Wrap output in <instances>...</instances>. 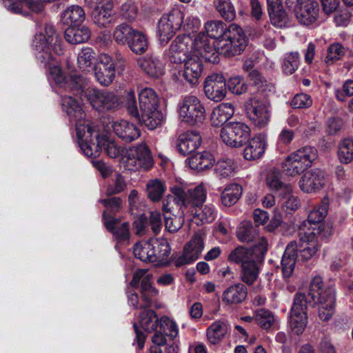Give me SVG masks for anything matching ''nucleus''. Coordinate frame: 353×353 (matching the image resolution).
<instances>
[{
	"label": "nucleus",
	"instance_id": "1",
	"mask_svg": "<svg viewBox=\"0 0 353 353\" xmlns=\"http://www.w3.org/2000/svg\"><path fill=\"white\" fill-rule=\"evenodd\" d=\"M32 46L36 51L38 61L48 68L49 74L54 83L62 88L67 77L56 61L55 55L63 54L62 41L52 26H46L45 34H36L32 41Z\"/></svg>",
	"mask_w": 353,
	"mask_h": 353
},
{
	"label": "nucleus",
	"instance_id": "2",
	"mask_svg": "<svg viewBox=\"0 0 353 353\" xmlns=\"http://www.w3.org/2000/svg\"><path fill=\"white\" fill-rule=\"evenodd\" d=\"M204 32L216 42L219 50L226 57L240 54L247 46V38L243 29L232 23L227 26L220 20H212L206 22Z\"/></svg>",
	"mask_w": 353,
	"mask_h": 353
},
{
	"label": "nucleus",
	"instance_id": "3",
	"mask_svg": "<svg viewBox=\"0 0 353 353\" xmlns=\"http://www.w3.org/2000/svg\"><path fill=\"white\" fill-rule=\"evenodd\" d=\"M172 195H168L163 201L162 210L165 214L181 216L183 214V207L188 208L191 214H197L199 206V186L193 190L189 189L187 192L179 187L172 188Z\"/></svg>",
	"mask_w": 353,
	"mask_h": 353
},
{
	"label": "nucleus",
	"instance_id": "4",
	"mask_svg": "<svg viewBox=\"0 0 353 353\" xmlns=\"http://www.w3.org/2000/svg\"><path fill=\"white\" fill-rule=\"evenodd\" d=\"M141 122L150 130H154L163 122L164 117L159 108V97L150 88L142 89L139 94Z\"/></svg>",
	"mask_w": 353,
	"mask_h": 353
},
{
	"label": "nucleus",
	"instance_id": "5",
	"mask_svg": "<svg viewBox=\"0 0 353 353\" xmlns=\"http://www.w3.org/2000/svg\"><path fill=\"white\" fill-rule=\"evenodd\" d=\"M317 150L311 146H305L296 150L283 163V172L289 176L300 174L312 165L317 158Z\"/></svg>",
	"mask_w": 353,
	"mask_h": 353
},
{
	"label": "nucleus",
	"instance_id": "6",
	"mask_svg": "<svg viewBox=\"0 0 353 353\" xmlns=\"http://www.w3.org/2000/svg\"><path fill=\"white\" fill-rule=\"evenodd\" d=\"M199 34L192 32L190 34L179 35L172 42L169 49L168 57L172 63H181L185 61L183 57H192L199 52Z\"/></svg>",
	"mask_w": 353,
	"mask_h": 353
},
{
	"label": "nucleus",
	"instance_id": "7",
	"mask_svg": "<svg viewBox=\"0 0 353 353\" xmlns=\"http://www.w3.org/2000/svg\"><path fill=\"white\" fill-rule=\"evenodd\" d=\"M288 8L294 7V13L298 22L310 27L316 23L319 16V6L316 0H285Z\"/></svg>",
	"mask_w": 353,
	"mask_h": 353
},
{
	"label": "nucleus",
	"instance_id": "8",
	"mask_svg": "<svg viewBox=\"0 0 353 353\" xmlns=\"http://www.w3.org/2000/svg\"><path fill=\"white\" fill-rule=\"evenodd\" d=\"M268 243L265 238L259 239L258 244L249 249L244 246H238L231 251L228 260L236 264H241V267L254 261H263L268 250Z\"/></svg>",
	"mask_w": 353,
	"mask_h": 353
},
{
	"label": "nucleus",
	"instance_id": "9",
	"mask_svg": "<svg viewBox=\"0 0 353 353\" xmlns=\"http://www.w3.org/2000/svg\"><path fill=\"white\" fill-rule=\"evenodd\" d=\"M128 170H136L139 168L148 170L153 165L151 152L145 143H141L130 148L122 158Z\"/></svg>",
	"mask_w": 353,
	"mask_h": 353
},
{
	"label": "nucleus",
	"instance_id": "10",
	"mask_svg": "<svg viewBox=\"0 0 353 353\" xmlns=\"http://www.w3.org/2000/svg\"><path fill=\"white\" fill-rule=\"evenodd\" d=\"M85 97L92 108L99 112H113L119 105L118 97L107 90L88 88L85 90Z\"/></svg>",
	"mask_w": 353,
	"mask_h": 353
},
{
	"label": "nucleus",
	"instance_id": "11",
	"mask_svg": "<svg viewBox=\"0 0 353 353\" xmlns=\"http://www.w3.org/2000/svg\"><path fill=\"white\" fill-rule=\"evenodd\" d=\"M250 128L241 122H230L224 125L220 132L222 141L228 146L239 148L249 139Z\"/></svg>",
	"mask_w": 353,
	"mask_h": 353
},
{
	"label": "nucleus",
	"instance_id": "12",
	"mask_svg": "<svg viewBox=\"0 0 353 353\" xmlns=\"http://www.w3.org/2000/svg\"><path fill=\"white\" fill-rule=\"evenodd\" d=\"M183 17V12L178 9H174L161 17L158 23V35L161 43H168L180 30Z\"/></svg>",
	"mask_w": 353,
	"mask_h": 353
},
{
	"label": "nucleus",
	"instance_id": "13",
	"mask_svg": "<svg viewBox=\"0 0 353 353\" xmlns=\"http://www.w3.org/2000/svg\"><path fill=\"white\" fill-rule=\"evenodd\" d=\"M249 119L259 128L265 127L270 119V105L259 97L251 98L245 105Z\"/></svg>",
	"mask_w": 353,
	"mask_h": 353
},
{
	"label": "nucleus",
	"instance_id": "14",
	"mask_svg": "<svg viewBox=\"0 0 353 353\" xmlns=\"http://www.w3.org/2000/svg\"><path fill=\"white\" fill-rule=\"evenodd\" d=\"M148 270L139 269L134 274L130 285L133 288H138L141 282L140 294L144 304H152L153 299L158 294V290L152 285V276L147 274Z\"/></svg>",
	"mask_w": 353,
	"mask_h": 353
},
{
	"label": "nucleus",
	"instance_id": "15",
	"mask_svg": "<svg viewBox=\"0 0 353 353\" xmlns=\"http://www.w3.org/2000/svg\"><path fill=\"white\" fill-rule=\"evenodd\" d=\"M303 295L296 294L294 299V303L291 309L290 327L296 334H301L307 325V305Z\"/></svg>",
	"mask_w": 353,
	"mask_h": 353
},
{
	"label": "nucleus",
	"instance_id": "16",
	"mask_svg": "<svg viewBox=\"0 0 353 353\" xmlns=\"http://www.w3.org/2000/svg\"><path fill=\"white\" fill-rule=\"evenodd\" d=\"M203 90L208 99L221 101L227 94L225 79L221 74L209 75L204 82Z\"/></svg>",
	"mask_w": 353,
	"mask_h": 353
},
{
	"label": "nucleus",
	"instance_id": "17",
	"mask_svg": "<svg viewBox=\"0 0 353 353\" xmlns=\"http://www.w3.org/2000/svg\"><path fill=\"white\" fill-rule=\"evenodd\" d=\"M94 70L95 77L101 85L108 86L112 83L115 77V65L110 56L101 54Z\"/></svg>",
	"mask_w": 353,
	"mask_h": 353
},
{
	"label": "nucleus",
	"instance_id": "18",
	"mask_svg": "<svg viewBox=\"0 0 353 353\" xmlns=\"http://www.w3.org/2000/svg\"><path fill=\"white\" fill-rule=\"evenodd\" d=\"M300 249L298 259L307 261L311 259L318 250V243L314 232L308 228L307 232L299 231Z\"/></svg>",
	"mask_w": 353,
	"mask_h": 353
},
{
	"label": "nucleus",
	"instance_id": "19",
	"mask_svg": "<svg viewBox=\"0 0 353 353\" xmlns=\"http://www.w3.org/2000/svg\"><path fill=\"white\" fill-rule=\"evenodd\" d=\"M328 291L334 293V290L332 288L325 287L322 277L317 275L314 276L310 283L307 295L301 292H299L298 294L303 295L305 300L304 303L313 306L317 303L316 301L320 300V296H324Z\"/></svg>",
	"mask_w": 353,
	"mask_h": 353
},
{
	"label": "nucleus",
	"instance_id": "20",
	"mask_svg": "<svg viewBox=\"0 0 353 353\" xmlns=\"http://www.w3.org/2000/svg\"><path fill=\"white\" fill-rule=\"evenodd\" d=\"M324 175L320 170H312L303 174L299 181V187L306 193L316 192L323 188Z\"/></svg>",
	"mask_w": 353,
	"mask_h": 353
},
{
	"label": "nucleus",
	"instance_id": "21",
	"mask_svg": "<svg viewBox=\"0 0 353 353\" xmlns=\"http://www.w3.org/2000/svg\"><path fill=\"white\" fill-rule=\"evenodd\" d=\"M179 115L183 121L191 125H195L199 117L198 98L195 96L185 97L180 107Z\"/></svg>",
	"mask_w": 353,
	"mask_h": 353
},
{
	"label": "nucleus",
	"instance_id": "22",
	"mask_svg": "<svg viewBox=\"0 0 353 353\" xmlns=\"http://www.w3.org/2000/svg\"><path fill=\"white\" fill-rule=\"evenodd\" d=\"M198 258L199 234L195 233L191 240L184 245L183 254L175 259L174 264L176 267H180L192 263Z\"/></svg>",
	"mask_w": 353,
	"mask_h": 353
},
{
	"label": "nucleus",
	"instance_id": "23",
	"mask_svg": "<svg viewBox=\"0 0 353 353\" xmlns=\"http://www.w3.org/2000/svg\"><path fill=\"white\" fill-rule=\"evenodd\" d=\"M139 66L152 77L159 78L164 74V64L154 54L141 57L137 61Z\"/></svg>",
	"mask_w": 353,
	"mask_h": 353
},
{
	"label": "nucleus",
	"instance_id": "24",
	"mask_svg": "<svg viewBox=\"0 0 353 353\" xmlns=\"http://www.w3.org/2000/svg\"><path fill=\"white\" fill-rule=\"evenodd\" d=\"M114 133L123 141L130 143L140 136L139 129L133 123L120 120L112 123Z\"/></svg>",
	"mask_w": 353,
	"mask_h": 353
},
{
	"label": "nucleus",
	"instance_id": "25",
	"mask_svg": "<svg viewBox=\"0 0 353 353\" xmlns=\"http://www.w3.org/2000/svg\"><path fill=\"white\" fill-rule=\"evenodd\" d=\"M267 145L266 137L259 134L254 137L243 150V157L251 161L259 159L264 154Z\"/></svg>",
	"mask_w": 353,
	"mask_h": 353
},
{
	"label": "nucleus",
	"instance_id": "26",
	"mask_svg": "<svg viewBox=\"0 0 353 353\" xmlns=\"http://www.w3.org/2000/svg\"><path fill=\"white\" fill-rule=\"evenodd\" d=\"M248 288L241 283H237L225 290L222 295V301L228 305L239 304L247 298Z\"/></svg>",
	"mask_w": 353,
	"mask_h": 353
},
{
	"label": "nucleus",
	"instance_id": "27",
	"mask_svg": "<svg viewBox=\"0 0 353 353\" xmlns=\"http://www.w3.org/2000/svg\"><path fill=\"white\" fill-rule=\"evenodd\" d=\"M296 242L291 241L287 245L283 253L281 260V268L283 276L285 277H290L293 273L296 264V258H298L297 254L296 252Z\"/></svg>",
	"mask_w": 353,
	"mask_h": 353
},
{
	"label": "nucleus",
	"instance_id": "28",
	"mask_svg": "<svg viewBox=\"0 0 353 353\" xmlns=\"http://www.w3.org/2000/svg\"><path fill=\"white\" fill-rule=\"evenodd\" d=\"M234 108L230 103H223L214 108L210 115V122L214 127H220L234 114Z\"/></svg>",
	"mask_w": 353,
	"mask_h": 353
},
{
	"label": "nucleus",
	"instance_id": "29",
	"mask_svg": "<svg viewBox=\"0 0 353 353\" xmlns=\"http://www.w3.org/2000/svg\"><path fill=\"white\" fill-rule=\"evenodd\" d=\"M271 23L277 28H283L288 23V17L282 5L275 0H267Z\"/></svg>",
	"mask_w": 353,
	"mask_h": 353
},
{
	"label": "nucleus",
	"instance_id": "30",
	"mask_svg": "<svg viewBox=\"0 0 353 353\" xmlns=\"http://www.w3.org/2000/svg\"><path fill=\"white\" fill-rule=\"evenodd\" d=\"M198 143V133L195 131H190L180 136L178 148L183 155L192 154L197 152Z\"/></svg>",
	"mask_w": 353,
	"mask_h": 353
},
{
	"label": "nucleus",
	"instance_id": "31",
	"mask_svg": "<svg viewBox=\"0 0 353 353\" xmlns=\"http://www.w3.org/2000/svg\"><path fill=\"white\" fill-rule=\"evenodd\" d=\"M219 54H222L217 48L216 42L209 39H200V59L211 63H218Z\"/></svg>",
	"mask_w": 353,
	"mask_h": 353
},
{
	"label": "nucleus",
	"instance_id": "32",
	"mask_svg": "<svg viewBox=\"0 0 353 353\" xmlns=\"http://www.w3.org/2000/svg\"><path fill=\"white\" fill-rule=\"evenodd\" d=\"M319 303V316L322 321H328L332 316L335 310V295L333 292H327L320 300L316 301Z\"/></svg>",
	"mask_w": 353,
	"mask_h": 353
},
{
	"label": "nucleus",
	"instance_id": "33",
	"mask_svg": "<svg viewBox=\"0 0 353 353\" xmlns=\"http://www.w3.org/2000/svg\"><path fill=\"white\" fill-rule=\"evenodd\" d=\"M119 219L114 217H109L104 221L105 226L119 241H124L130 237L129 223H123L119 225Z\"/></svg>",
	"mask_w": 353,
	"mask_h": 353
},
{
	"label": "nucleus",
	"instance_id": "34",
	"mask_svg": "<svg viewBox=\"0 0 353 353\" xmlns=\"http://www.w3.org/2000/svg\"><path fill=\"white\" fill-rule=\"evenodd\" d=\"M236 236L241 242H254V244H258L259 239L264 238L259 236L258 229L250 221H243L240 224L236 230Z\"/></svg>",
	"mask_w": 353,
	"mask_h": 353
},
{
	"label": "nucleus",
	"instance_id": "35",
	"mask_svg": "<svg viewBox=\"0 0 353 353\" xmlns=\"http://www.w3.org/2000/svg\"><path fill=\"white\" fill-rule=\"evenodd\" d=\"M229 330L228 323L222 320L214 321L207 330V338L212 344H217L226 336Z\"/></svg>",
	"mask_w": 353,
	"mask_h": 353
},
{
	"label": "nucleus",
	"instance_id": "36",
	"mask_svg": "<svg viewBox=\"0 0 353 353\" xmlns=\"http://www.w3.org/2000/svg\"><path fill=\"white\" fill-rule=\"evenodd\" d=\"M183 77L191 85L199 82V52L185 60Z\"/></svg>",
	"mask_w": 353,
	"mask_h": 353
},
{
	"label": "nucleus",
	"instance_id": "37",
	"mask_svg": "<svg viewBox=\"0 0 353 353\" xmlns=\"http://www.w3.org/2000/svg\"><path fill=\"white\" fill-rule=\"evenodd\" d=\"M90 35V29L85 26H70L65 31V39L71 44L86 42L89 40Z\"/></svg>",
	"mask_w": 353,
	"mask_h": 353
},
{
	"label": "nucleus",
	"instance_id": "38",
	"mask_svg": "<svg viewBox=\"0 0 353 353\" xmlns=\"http://www.w3.org/2000/svg\"><path fill=\"white\" fill-rule=\"evenodd\" d=\"M87 134H88L86 139L89 137H92L94 134V138L96 143L92 142V140L90 139L91 143H88L87 142H84L83 141H79V145L81 149L83 150V153L90 157H97L99 154V150H101V137L98 132H95L91 127H87Z\"/></svg>",
	"mask_w": 353,
	"mask_h": 353
},
{
	"label": "nucleus",
	"instance_id": "39",
	"mask_svg": "<svg viewBox=\"0 0 353 353\" xmlns=\"http://www.w3.org/2000/svg\"><path fill=\"white\" fill-rule=\"evenodd\" d=\"M281 174L279 170L272 169L269 171L266 183L268 186L273 190L281 192V194H288L292 192V187L289 184H285L281 180Z\"/></svg>",
	"mask_w": 353,
	"mask_h": 353
},
{
	"label": "nucleus",
	"instance_id": "40",
	"mask_svg": "<svg viewBox=\"0 0 353 353\" xmlns=\"http://www.w3.org/2000/svg\"><path fill=\"white\" fill-rule=\"evenodd\" d=\"M85 19L83 9L76 5L66 8L61 14V21L64 24L73 26L82 23Z\"/></svg>",
	"mask_w": 353,
	"mask_h": 353
},
{
	"label": "nucleus",
	"instance_id": "41",
	"mask_svg": "<svg viewBox=\"0 0 353 353\" xmlns=\"http://www.w3.org/2000/svg\"><path fill=\"white\" fill-rule=\"evenodd\" d=\"M328 208L327 201H323L322 205L314 207L308 214L307 220L303 222L300 226V231L307 232L308 224H316L321 222L327 215Z\"/></svg>",
	"mask_w": 353,
	"mask_h": 353
},
{
	"label": "nucleus",
	"instance_id": "42",
	"mask_svg": "<svg viewBox=\"0 0 353 353\" xmlns=\"http://www.w3.org/2000/svg\"><path fill=\"white\" fill-rule=\"evenodd\" d=\"M139 314V323L141 327L146 332H150L156 330L159 327V321L157 313L150 309H143Z\"/></svg>",
	"mask_w": 353,
	"mask_h": 353
},
{
	"label": "nucleus",
	"instance_id": "43",
	"mask_svg": "<svg viewBox=\"0 0 353 353\" xmlns=\"http://www.w3.org/2000/svg\"><path fill=\"white\" fill-rule=\"evenodd\" d=\"M262 261H254L241 267L240 279L248 285H252L257 279L259 274V263Z\"/></svg>",
	"mask_w": 353,
	"mask_h": 353
},
{
	"label": "nucleus",
	"instance_id": "44",
	"mask_svg": "<svg viewBox=\"0 0 353 353\" xmlns=\"http://www.w3.org/2000/svg\"><path fill=\"white\" fill-rule=\"evenodd\" d=\"M113 5L92 10L93 21L99 27H106L113 21Z\"/></svg>",
	"mask_w": 353,
	"mask_h": 353
},
{
	"label": "nucleus",
	"instance_id": "45",
	"mask_svg": "<svg viewBox=\"0 0 353 353\" xmlns=\"http://www.w3.org/2000/svg\"><path fill=\"white\" fill-rule=\"evenodd\" d=\"M128 46L134 53L143 54L148 48V38L142 32L135 30Z\"/></svg>",
	"mask_w": 353,
	"mask_h": 353
},
{
	"label": "nucleus",
	"instance_id": "46",
	"mask_svg": "<svg viewBox=\"0 0 353 353\" xmlns=\"http://www.w3.org/2000/svg\"><path fill=\"white\" fill-rule=\"evenodd\" d=\"M61 105L63 111L74 120H81L83 117L81 107L76 99L70 96H63L61 98Z\"/></svg>",
	"mask_w": 353,
	"mask_h": 353
},
{
	"label": "nucleus",
	"instance_id": "47",
	"mask_svg": "<svg viewBox=\"0 0 353 353\" xmlns=\"http://www.w3.org/2000/svg\"><path fill=\"white\" fill-rule=\"evenodd\" d=\"M99 202L105 208L103 212L104 221L109 217H113L112 214L120 212L123 207V201L119 196H108L107 199H103Z\"/></svg>",
	"mask_w": 353,
	"mask_h": 353
},
{
	"label": "nucleus",
	"instance_id": "48",
	"mask_svg": "<svg viewBox=\"0 0 353 353\" xmlns=\"http://www.w3.org/2000/svg\"><path fill=\"white\" fill-rule=\"evenodd\" d=\"M152 243V252H153L154 257H152L153 262H161L166 259L170 253V247L168 241L165 240H150Z\"/></svg>",
	"mask_w": 353,
	"mask_h": 353
},
{
	"label": "nucleus",
	"instance_id": "49",
	"mask_svg": "<svg viewBox=\"0 0 353 353\" xmlns=\"http://www.w3.org/2000/svg\"><path fill=\"white\" fill-rule=\"evenodd\" d=\"M214 5L222 18L232 21L236 17V11L230 0H214Z\"/></svg>",
	"mask_w": 353,
	"mask_h": 353
},
{
	"label": "nucleus",
	"instance_id": "50",
	"mask_svg": "<svg viewBox=\"0 0 353 353\" xmlns=\"http://www.w3.org/2000/svg\"><path fill=\"white\" fill-rule=\"evenodd\" d=\"M152 246L150 241L137 243L134 246L133 252L136 258L143 262H152L154 257L152 252Z\"/></svg>",
	"mask_w": 353,
	"mask_h": 353
},
{
	"label": "nucleus",
	"instance_id": "51",
	"mask_svg": "<svg viewBox=\"0 0 353 353\" xmlns=\"http://www.w3.org/2000/svg\"><path fill=\"white\" fill-rule=\"evenodd\" d=\"M135 29L126 23H121L117 26L113 32L114 41L121 45L128 44L132 37Z\"/></svg>",
	"mask_w": 353,
	"mask_h": 353
},
{
	"label": "nucleus",
	"instance_id": "52",
	"mask_svg": "<svg viewBox=\"0 0 353 353\" xmlns=\"http://www.w3.org/2000/svg\"><path fill=\"white\" fill-rule=\"evenodd\" d=\"M339 159L343 163H349L353 161V139H344L339 144Z\"/></svg>",
	"mask_w": 353,
	"mask_h": 353
},
{
	"label": "nucleus",
	"instance_id": "53",
	"mask_svg": "<svg viewBox=\"0 0 353 353\" xmlns=\"http://www.w3.org/2000/svg\"><path fill=\"white\" fill-rule=\"evenodd\" d=\"M235 170L234 161L231 159L219 160L215 165V173L220 178H228L233 176Z\"/></svg>",
	"mask_w": 353,
	"mask_h": 353
},
{
	"label": "nucleus",
	"instance_id": "54",
	"mask_svg": "<svg viewBox=\"0 0 353 353\" xmlns=\"http://www.w3.org/2000/svg\"><path fill=\"white\" fill-rule=\"evenodd\" d=\"M347 50V49L340 43H334L330 45L327 50L325 63L330 65L341 59L345 55Z\"/></svg>",
	"mask_w": 353,
	"mask_h": 353
},
{
	"label": "nucleus",
	"instance_id": "55",
	"mask_svg": "<svg viewBox=\"0 0 353 353\" xmlns=\"http://www.w3.org/2000/svg\"><path fill=\"white\" fill-rule=\"evenodd\" d=\"M126 188L127 183L124 176L119 173H117L112 179V183L108 185L105 194L107 196L119 194L124 192Z\"/></svg>",
	"mask_w": 353,
	"mask_h": 353
},
{
	"label": "nucleus",
	"instance_id": "56",
	"mask_svg": "<svg viewBox=\"0 0 353 353\" xmlns=\"http://www.w3.org/2000/svg\"><path fill=\"white\" fill-rule=\"evenodd\" d=\"M165 190V185L159 179L150 180L147 184L148 196L152 201H160Z\"/></svg>",
	"mask_w": 353,
	"mask_h": 353
},
{
	"label": "nucleus",
	"instance_id": "57",
	"mask_svg": "<svg viewBox=\"0 0 353 353\" xmlns=\"http://www.w3.org/2000/svg\"><path fill=\"white\" fill-rule=\"evenodd\" d=\"M243 192L242 187L236 183L228 185L221 194V201L236 203Z\"/></svg>",
	"mask_w": 353,
	"mask_h": 353
},
{
	"label": "nucleus",
	"instance_id": "58",
	"mask_svg": "<svg viewBox=\"0 0 353 353\" xmlns=\"http://www.w3.org/2000/svg\"><path fill=\"white\" fill-rule=\"evenodd\" d=\"M248 76L252 85L256 87L259 92H265L266 91H271L272 86L267 83L265 78L259 71L253 70L249 72Z\"/></svg>",
	"mask_w": 353,
	"mask_h": 353
},
{
	"label": "nucleus",
	"instance_id": "59",
	"mask_svg": "<svg viewBox=\"0 0 353 353\" xmlns=\"http://www.w3.org/2000/svg\"><path fill=\"white\" fill-rule=\"evenodd\" d=\"M255 321L261 328L268 330L273 325L274 317L271 312L260 309L256 312Z\"/></svg>",
	"mask_w": 353,
	"mask_h": 353
},
{
	"label": "nucleus",
	"instance_id": "60",
	"mask_svg": "<svg viewBox=\"0 0 353 353\" xmlns=\"http://www.w3.org/2000/svg\"><path fill=\"white\" fill-rule=\"evenodd\" d=\"M65 84L63 85V88L65 90L72 91L74 94H83L85 95V90H82L83 80L79 75H73L67 78Z\"/></svg>",
	"mask_w": 353,
	"mask_h": 353
},
{
	"label": "nucleus",
	"instance_id": "61",
	"mask_svg": "<svg viewBox=\"0 0 353 353\" xmlns=\"http://www.w3.org/2000/svg\"><path fill=\"white\" fill-rule=\"evenodd\" d=\"M95 58V53L90 48L82 49L78 55L77 61L79 66L83 70H87L92 65Z\"/></svg>",
	"mask_w": 353,
	"mask_h": 353
},
{
	"label": "nucleus",
	"instance_id": "62",
	"mask_svg": "<svg viewBox=\"0 0 353 353\" xmlns=\"http://www.w3.org/2000/svg\"><path fill=\"white\" fill-rule=\"evenodd\" d=\"M299 53L290 52L286 55L283 64V70L287 74H292L297 69L299 62Z\"/></svg>",
	"mask_w": 353,
	"mask_h": 353
},
{
	"label": "nucleus",
	"instance_id": "63",
	"mask_svg": "<svg viewBox=\"0 0 353 353\" xmlns=\"http://www.w3.org/2000/svg\"><path fill=\"white\" fill-rule=\"evenodd\" d=\"M165 229L171 233L176 232L181 228L183 224L182 216L164 215Z\"/></svg>",
	"mask_w": 353,
	"mask_h": 353
},
{
	"label": "nucleus",
	"instance_id": "64",
	"mask_svg": "<svg viewBox=\"0 0 353 353\" xmlns=\"http://www.w3.org/2000/svg\"><path fill=\"white\" fill-rule=\"evenodd\" d=\"M159 328L162 330L166 336L174 338L178 334V330L176 323L167 316H163L159 321Z\"/></svg>",
	"mask_w": 353,
	"mask_h": 353
}]
</instances>
